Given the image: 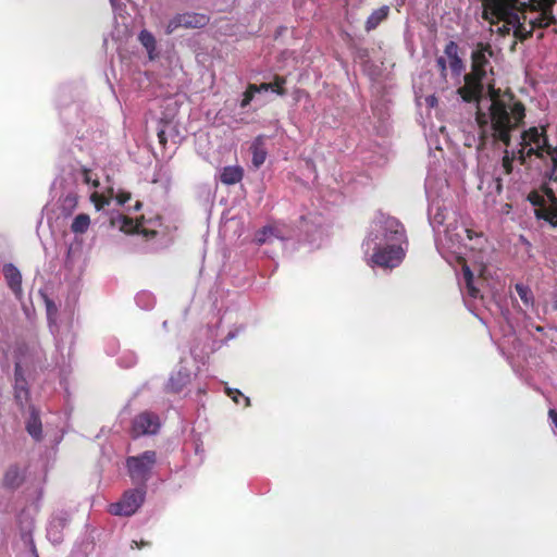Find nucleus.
<instances>
[{"instance_id":"obj_42","label":"nucleus","mask_w":557,"mask_h":557,"mask_svg":"<svg viewBox=\"0 0 557 557\" xmlns=\"http://www.w3.org/2000/svg\"><path fill=\"white\" fill-rule=\"evenodd\" d=\"M285 83H286L285 77L276 75L274 77V82L272 83L273 84V88L284 86Z\"/></svg>"},{"instance_id":"obj_53","label":"nucleus","mask_w":557,"mask_h":557,"mask_svg":"<svg viewBox=\"0 0 557 557\" xmlns=\"http://www.w3.org/2000/svg\"><path fill=\"white\" fill-rule=\"evenodd\" d=\"M135 546H136V547H139V545H138L137 541H133L132 548H134Z\"/></svg>"},{"instance_id":"obj_48","label":"nucleus","mask_w":557,"mask_h":557,"mask_svg":"<svg viewBox=\"0 0 557 557\" xmlns=\"http://www.w3.org/2000/svg\"><path fill=\"white\" fill-rule=\"evenodd\" d=\"M158 137H159V141L161 144H164L165 137H164V132L163 131L159 132Z\"/></svg>"},{"instance_id":"obj_19","label":"nucleus","mask_w":557,"mask_h":557,"mask_svg":"<svg viewBox=\"0 0 557 557\" xmlns=\"http://www.w3.org/2000/svg\"><path fill=\"white\" fill-rule=\"evenodd\" d=\"M8 286L17 299L22 298V274L13 263H5L2 268Z\"/></svg>"},{"instance_id":"obj_33","label":"nucleus","mask_w":557,"mask_h":557,"mask_svg":"<svg viewBox=\"0 0 557 557\" xmlns=\"http://www.w3.org/2000/svg\"><path fill=\"white\" fill-rule=\"evenodd\" d=\"M137 363V356L134 351L126 350L123 351L122 355L117 358V364L121 368H132Z\"/></svg>"},{"instance_id":"obj_49","label":"nucleus","mask_w":557,"mask_h":557,"mask_svg":"<svg viewBox=\"0 0 557 557\" xmlns=\"http://www.w3.org/2000/svg\"><path fill=\"white\" fill-rule=\"evenodd\" d=\"M503 315H504V319L506 320V322L508 323L510 331H512V325H511V322L509 321L508 315L505 312H503Z\"/></svg>"},{"instance_id":"obj_32","label":"nucleus","mask_w":557,"mask_h":557,"mask_svg":"<svg viewBox=\"0 0 557 557\" xmlns=\"http://www.w3.org/2000/svg\"><path fill=\"white\" fill-rule=\"evenodd\" d=\"M90 224V219L87 214L81 213L76 215L71 224V231L75 234H84Z\"/></svg>"},{"instance_id":"obj_7","label":"nucleus","mask_w":557,"mask_h":557,"mask_svg":"<svg viewBox=\"0 0 557 557\" xmlns=\"http://www.w3.org/2000/svg\"><path fill=\"white\" fill-rule=\"evenodd\" d=\"M45 354L36 341L21 343L15 349V383L14 394L16 401L23 406L28 399L25 374L41 369Z\"/></svg>"},{"instance_id":"obj_3","label":"nucleus","mask_w":557,"mask_h":557,"mask_svg":"<svg viewBox=\"0 0 557 557\" xmlns=\"http://www.w3.org/2000/svg\"><path fill=\"white\" fill-rule=\"evenodd\" d=\"M60 174L52 183V190H61L59 197V210L64 216L71 215L77 207L79 185L86 186L90 193V200L97 210H103L106 206L115 202L125 206L131 200L128 191L117 189L110 183L109 177L104 183L99 181L98 174L74 162L67 154H62L59 161Z\"/></svg>"},{"instance_id":"obj_34","label":"nucleus","mask_w":557,"mask_h":557,"mask_svg":"<svg viewBox=\"0 0 557 557\" xmlns=\"http://www.w3.org/2000/svg\"><path fill=\"white\" fill-rule=\"evenodd\" d=\"M258 89L256 88V84H249L246 91L243 94V99L239 103L240 109L246 110L251 101L256 99Z\"/></svg>"},{"instance_id":"obj_54","label":"nucleus","mask_w":557,"mask_h":557,"mask_svg":"<svg viewBox=\"0 0 557 557\" xmlns=\"http://www.w3.org/2000/svg\"><path fill=\"white\" fill-rule=\"evenodd\" d=\"M536 330H537L539 332H542V331H543V327L537 326V327H536Z\"/></svg>"},{"instance_id":"obj_46","label":"nucleus","mask_w":557,"mask_h":557,"mask_svg":"<svg viewBox=\"0 0 557 557\" xmlns=\"http://www.w3.org/2000/svg\"><path fill=\"white\" fill-rule=\"evenodd\" d=\"M306 97V98H309V95L305 91V90H297L296 91V99L297 100H300L301 97Z\"/></svg>"},{"instance_id":"obj_18","label":"nucleus","mask_w":557,"mask_h":557,"mask_svg":"<svg viewBox=\"0 0 557 557\" xmlns=\"http://www.w3.org/2000/svg\"><path fill=\"white\" fill-rule=\"evenodd\" d=\"M65 270L69 271L73 278L82 275L84 270L83 251L79 247L70 246L64 261Z\"/></svg>"},{"instance_id":"obj_1","label":"nucleus","mask_w":557,"mask_h":557,"mask_svg":"<svg viewBox=\"0 0 557 557\" xmlns=\"http://www.w3.org/2000/svg\"><path fill=\"white\" fill-rule=\"evenodd\" d=\"M491 54L490 47L478 45L471 54V73L463 76L465 84L457 92L465 102L475 104L482 139L507 140L508 129L525 117V109L520 102L507 104L502 99L500 89L494 86Z\"/></svg>"},{"instance_id":"obj_14","label":"nucleus","mask_w":557,"mask_h":557,"mask_svg":"<svg viewBox=\"0 0 557 557\" xmlns=\"http://www.w3.org/2000/svg\"><path fill=\"white\" fill-rule=\"evenodd\" d=\"M161 426L160 418L151 411H143L132 420L131 435L138 438L145 435H154Z\"/></svg>"},{"instance_id":"obj_35","label":"nucleus","mask_w":557,"mask_h":557,"mask_svg":"<svg viewBox=\"0 0 557 557\" xmlns=\"http://www.w3.org/2000/svg\"><path fill=\"white\" fill-rule=\"evenodd\" d=\"M536 215L539 219H542V220L548 222L552 226L557 227V212L556 211H554L552 209L543 208L537 211Z\"/></svg>"},{"instance_id":"obj_25","label":"nucleus","mask_w":557,"mask_h":557,"mask_svg":"<svg viewBox=\"0 0 557 557\" xmlns=\"http://www.w3.org/2000/svg\"><path fill=\"white\" fill-rule=\"evenodd\" d=\"M181 21L184 28H201L209 23V16L193 12L181 13Z\"/></svg>"},{"instance_id":"obj_15","label":"nucleus","mask_w":557,"mask_h":557,"mask_svg":"<svg viewBox=\"0 0 557 557\" xmlns=\"http://www.w3.org/2000/svg\"><path fill=\"white\" fill-rule=\"evenodd\" d=\"M458 283L463 297V301L466 306L470 308L473 300L481 298V294L480 289L475 286L474 274L467 264L462 267V273Z\"/></svg>"},{"instance_id":"obj_28","label":"nucleus","mask_w":557,"mask_h":557,"mask_svg":"<svg viewBox=\"0 0 557 557\" xmlns=\"http://www.w3.org/2000/svg\"><path fill=\"white\" fill-rule=\"evenodd\" d=\"M389 7L383 5L374 10L366 21L364 28L367 32L375 29L384 20L387 18Z\"/></svg>"},{"instance_id":"obj_29","label":"nucleus","mask_w":557,"mask_h":557,"mask_svg":"<svg viewBox=\"0 0 557 557\" xmlns=\"http://www.w3.org/2000/svg\"><path fill=\"white\" fill-rule=\"evenodd\" d=\"M272 238L284 240L285 237L281 234L277 227L264 226L262 230L256 233V242L259 245L270 243Z\"/></svg>"},{"instance_id":"obj_17","label":"nucleus","mask_w":557,"mask_h":557,"mask_svg":"<svg viewBox=\"0 0 557 557\" xmlns=\"http://www.w3.org/2000/svg\"><path fill=\"white\" fill-rule=\"evenodd\" d=\"M444 57L446 58L451 75L459 79L465 71V63L459 55V46L457 42L450 40L446 44Z\"/></svg>"},{"instance_id":"obj_16","label":"nucleus","mask_w":557,"mask_h":557,"mask_svg":"<svg viewBox=\"0 0 557 557\" xmlns=\"http://www.w3.org/2000/svg\"><path fill=\"white\" fill-rule=\"evenodd\" d=\"M70 522V515L66 511H58L52 515L47 527L48 540L57 545L63 541V530Z\"/></svg>"},{"instance_id":"obj_40","label":"nucleus","mask_w":557,"mask_h":557,"mask_svg":"<svg viewBox=\"0 0 557 557\" xmlns=\"http://www.w3.org/2000/svg\"><path fill=\"white\" fill-rule=\"evenodd\" d=\"M511 32H513V27H511V24H509L508 22H504V25L498 27V34L502 36H507Z\"/></svg>"},{"instance_id":"obj_21","label":"nucleus","mask_w":557,"mask_h":557,"mask_svg":"<svg viewBox=\"0 0 557 557\" xmlns=\"http://www.w3.org/2000/svg\"><path fill=\"white\" fill-rule=\"evenodd\" d=\"M24 479V470L21 469L17 465H11L4 472L2 485L8 490H16L21 486Z\"/></svg>"},{"instance_id":"obj_6","label":"nucleus","mask_w":557,"mask_h":557,"mask_svg":"<svg viewBox=\"0 0 557 557\" xmlns=\"http://www.w3.org/2000/svg\"><path fill=\"white\" fill-rule=\"evenodd\" d=\"M233 313L231 310H225L222 314L216 313L205 329L198 331L190 346V355L196 361L203 363L211 352L237 337L239 332L243 331V326H234L228 330L224 339H218L221 335L223 323H231Z\"/></svg>"},{"instance_id":"obj_41","label":"nucleus","mask_w":557,"mask_h":557,"mask_svg":"<svg viewBox=\"0 0 557 557\" xmlns=\"http://www.w3.org/2000/svg\"><path fill=\"white\" fill-rule=\"evenodd\" d=\"M256 88L258 89V94L260 92H263V91H272L273 89V84L272 83H262L260 85H256Z\"/></svg>"},{"instance_id":"obj_39","label":"nucleus","mask_w":557,"mask_h":557,"mask_svg":"<svg viewBox=\"0 0 557 557\" xmlns=\"http://www.w3.org/2000/svg\"><path fill=\"white\" fill-rule=\"evenodd\" d=\"M436 66L440 70V74L443 78H446L447 71H448V63L446 61V58L444 55H441L436 59Z\"/></svg>"},{"instance_id":"obj_12","label":"nucleus","mask_w":557,"mask_h":557,"mask_svg":"<svg viewBox=\"0 0 557 557\" xmlns=\"http://www.w3.org/2000/svg\"><path fill=\"white\" fill-rule=\"evenodd\" d=\"M36 504L34 509H23L17 515V528L20 531V537L25 546L30 550L34 557H39L35 542L33 540V531L35 528L34 513L38 510V503L41 500L44 494L42 486L36 487Z\"/></svg>"},{"instance_id":"obj_43","label":"nucleus","mask_w":557,"mask_h":557,"mask_svg":"<svg viewBox=\"0 0 557 557\" xmlns=\"http://www.w3.org/2000/svg\"><path fill=\"white\" fill-rule=\"evenodd\" d=\"M425 103L430 108H434L437 104V99L434 95L425 97Z\"/></svg>"},{"instance_id":"obj_45","label":"nucleus","mask_w":557,"mask_h":557,"mask_svg":"<svg viewBox=\"0 0 557 557\" xmlns=\"http://www.w3.org/2000/svg\"><path fill=\"white\" fill-rule=\"evenodd\" d=\"M272 91L275 92L278 96H284L286 94V91H285L283 86L275 87V88L272 89Z\"/></svg>"},{"instance_id":"obj_56","label":"nucleus","mask_w":557,"mask_h":557,"mask_svg":"<svg viewBox=\"0 0 557 557\" xmlns=\"http://www.w3.org/2000/svg\"><path fill=\"white\" fill-rule=\"evenodd\" d=\"M0 507H2V504L0 503ZM0 510H2V508H0ZM3 511H7V508L3 509Z\"/></svg>"},{"instance_id":"obj_10","label":"nucleus","mask_w":557,"mask_h":557,"mask_svg":"<svg viewBox=\"0 0 557 557\" xmlns=\"http://www.w3.org/2000/svg\"><path fill=\"white\" fill-rule=\"evenodd\" d=\"M157 465V453L145 450L139 455L129 456L125 460L127 473L135 485L147 487L152 470Z\"/></svg>"},{"instance_id":"obj_36","label":"nucleus","mask_w":557,"mask_h":557,"mask_svg":"<svg viewBox=\"0 0 557 557\" xmlns=\"http://www.w3.org/2000/svg\"><path fill=\"white\" fill-rule=\"evenodd\" d=\"M555 3L556 0H529V2H527V8H529L531 11H535L537 8H546L553 10Z\"/></svg>"},{"instance_id":"obj_37","label":"nucleus","mask_w":557,"mask_h":557,"mask_svg":"<svg viewBox=\"0 0 557 557\" xmlns=\"http://www.w3.org/2000/svg\"><path fill=\"white\" fill-rule=\"evenodd\" d=\"M181 27H183L181 16L176 14L166 23L164 32L166 35H171Z\"/></svg>"},{"instance_id":"obj_55","label":"nucleus","mask_w":557,"mask_h":557,"mask_svg":"<svg viewBox=\"0 0 557 557\" xmlns=\"http://www.w3.org/2000/svg\"><path fill=\"white\" fill-rule=\"evenodd\" d=\"M166 325H168V322H166V321H164V322H163V327H166Z\"/></svg>"},{"instance_id":"obj_23","label":"nucleus","mask_w":557,"mask_h":557,"mask_svg":"<svg viewBox=\"0 0 557 557\" xmlns=\"http://www.w3.org/2000/svg\"><path fill=\"white\" fill-rule=\"evenodd\" d=\"M138 41L147 51L149 60H156L159 57V51L157 48V40L154 35L147 30L141 29L138 34Z\"/></svg>"},{"instance_id":"obj_8","label":"nucleus","mask_w":557,"mask_h":557,"mask_svg":"<svg viewBox=\"0 0 557 557\" xmlns=\"http://www.w3.org/2000/svg\"><path fill=\"white\" fill-rule=\"evenodd\" d=\"M527 7L522 4H507L502 1L496 3V9L487 10L484 13V17H487L490 13L497 21L508 22L513 27V36L520 41L527 40L533 35L531 27L527 28L524 21V12Z\"/></svg>"},{"instance_id":"obj_51","label":"nucleus","mask_w":557,"mask_h":557,"mask_svg":"<svg viewBox=\"0 0 557 557\" xmlns=\"http://www.w3.org/2000/svg\"><path fill=\"white\" fill-rule=\"evenodd\" d=\"M115 346H116V343H114V348L108 350V354L113 355L115 352Z\"/></svg>"},{"instance_id":"obj_50","label":"nucleus","mask_w":557,"mask_h":557,"mask_svg":"<svg viewBox=\"0 0 557 557\" xmlns=\"http://www.w3.org/2000/svg\"><path fill=\"white\" fill-rule=\"evenodd\" d=\"M140 208H141V202H140V201H138V200H136V201H135V205H134V210H135V211H138Z\"/></svg>"},{"instance_id":"obj_31","label":"nucleus","mask_w":557,"mask_h":557,"mask_svg":"<svg viewBox=\"0 0 557 557\" xmlns=\"http://www.w3.org/2000/svg\"><path fill=\"white\" fill-rule=\"evenodd\" d=\"M515 289L527 308L533 307L534 295L528 285L523 283H517L515 285Z\"/></svg>"},{"instance_id":"obj_27","label":"nucleus","mask_w":557,"mask_h":557,"mask_svg":"<svg viewBox=\"0 0 557 557\" xmlns=\"http://www.w3.org/2000/svg\"><path fill=\"white\" fill-rule=\"evenodd\" d=\"M540 15L530 21V27L534 32L535 28H546L549 25L556 23V17L553 14V10L546 8H537Z\"/></svg>"},{"instance_id":"obj_38","label":"nucleus","mask_w":557,"mask_h":557,"mask_svg":"<svg viewBox=\"0 0 557 557\" xmlns=\"http://www.w3.org/2000/svg\"><path fill=\"white\" fill-rule=\"evenodd\" d=\"M226 393L230 397H232V399L238 404L239 403V398H243L245 400V406H249L250 405V399L246 396H244L238 389H233V388H227L226 389Z\"/></svg>"},{"instance_id":"obj_22","label":"nucleus","mask_w":557,"mask_h":557,"mask_svg":"<svg viewBox=\"0 0 557 557\" xmlns=\"http://www.w3.org/2000/svg\"><path fill=\"white\" fill-rule=\"evenodd\" d=\"M26 431L35 440L40 441L42 437V423L39 412L35 407L29 408V416L25 422Z\"/></svg>"},{"instance_id":"obj_47","label":"nucleus","mask_w":557,"mask_h":557,"mask_svg":"<svg viewBox=\"0 0 557 557\" xmlns=\"http://www.w3.org/2000/svg\"><path fill=\"white\" fill-rule=\"evenodd\" d=\"M110 3H111V5H112L114 11H116L119 9V7H120L117 0H110Z\"/></svg>"},{"instance_id":"obj_11","label":"nucleus","mask_w":557,"mask_h":557,"mask_svg":"<svg viewBox=\"0 0 557 557\" xmlns=\"http://www.w3.org/2000/svg\"><path fill=\"white\" fill-rule=\"evenodd\" d=\"M147 494V487L136 485L126 490L119 502L109 506V512L113 516L131 517L143 506Z\"/></svg>"},{"instance_id":"obj_24","label":"nucleus","mask_w":557,"mask_h":557,"mask_svg":"<svg viewBox=\"0 0 557 557\" xmlns=\"http://www.w3.org/2000/svg\"><path fill=\"white\" fill-rule=\"evenodd\" d=\"M250 150L252 154L251 163L256 169H259L264 163L268 156L263 136H258L253 140Z\"/></svg>"},{"instance_id":"obj_4","label":"nucleus","mask_w":557,"mask_h":557,"mask_svg":"<svg viewBox=\"0 0 557 557\" xmlns=\"http://www.w3.org/2000/svg\"><path fill=\"white\" fill-rule=\"evenodd\" d=\"M408 239L403 223L394 216L377 213L371 221L362 250L372 268H397L406 257Z\"/></svg>"},{"instance_id":"obj_5","label":"nucleus","mask_w":557,"mask_h":557,"mask_svg":"<svg viewBox=\"0 0 557 557\" xmlns=\"http://www.w3.org/2000/svg\"><path fill=\"white\" fill-rule=\"evenodd\" d=\"M522 119L516 125L508 129V139L500 140L505 144L506 149L502 159V168L505 174L513 171V163L517 161L520 165L529 168L530 159L536 157L542 161H546L549 157L552 160V169L548 174L549 180H557V146L552 147L548 144L545 127L531 126L520 133L517 143L511 144L510 132L523 123Z\"/></svg>"},{"instance_id":"obj_44","label":"nucleus","mask_w":557,"mask_h":557,"mask_svg":"<svg viewBox=\"0 0 557 557\" xmlns=\"http://www.w3.org/2000/svg\"><path fill=\"white\" fill-rule=\"evenodd\" d=\"M549 419L552 420V423L557 431V411L555 409H549L548 411Z\"/></svg>"},{"instance_id":"obj_26","label":"nucleus","mask_w":557,"mask_h":557,"mask_svg":"<svg viewBox=\"0 0 557 557\" xmlns=\"http://www.w3.org/2000/svg\"><path fill=\"white\" fill-rule=\"evenodd\" d=\"M244 175L243 169L238 165H228L220 170V181L224 185H234L242 181Z\"/></svg>"},{"instance_id":"obj_20","label":"nucleus","mask_w":557,"mask_h":557,"mask_svg":"<svg viewBox=\"0 0 557 557\" xmlns=\"http://www.w3.org/2000/svg\"><path fill=\"white\" fill-rule=\"evenodd\" d=\"M190 371L185 367H181L171 374L166 387L170 392L178 393L190 382Z\"/></svg>"},{"instance_id":"obj_2","label":"nucleus","mask_w":557,"mask_h":557,"mask_svg":"<svg viewBox=\"0 0 557 557\" xmlns=\"http://www.w3.org/2000/svg\"><path fill=\"white\" fill-rule=\"evenodd\" d=\"M425 194L429 223L435 233L436 249L442 257L446 260L450 257L461 259L467 250L476 249L481 235L459 223L447 180L429 171Z\"/></svg>"},{"instance_id":"obj_52","label":"nucleus","mask_w":557,"mask_h":557,"mask_svg":"<svg viewBox=\"0 0 557 557\" xmlns=\"http://www.w3.org/2000/svg\"><path fill=\"white\" fill-rule=\"evenodd\" d=\"M69 91V88H63L60 90V94L63 95V94H66Z\"/></svg>"},{"instance_id":"obj_9","label":"nucleus","mask_w":557,"mask_h":557,"mask_svg":"<svg viewBox=\"0 0 557 557\" xmlns=\"http://www.w3.org/2000/svg\"><path fill=\"white\" fill-rule=\"evenodd\" d=\"M120 219L121 230L125 233L141 234L147 238H164L168 235V228L163 226L160 215H141L140 219L120 215Z\"/></svg>"},{"instance_id":"obj_30","label":"nucleus","mask_w":557,"mask_h":557,"mask_svg":"<svg viewBox=\"0 0 557 557\" xmlns=\"http://www.w3.org/2000/svg\"><path fill=\"white\" fill-rule=\"evenodd\" d=\"M135 302L140 309L150 310L156 305V297L148 290H141L137 293Z\"/></svg>"},{"instance_id":"obj_13","label":"nucleus","mask_w":557,"mask_h":557,"mask_svg":"<svg viewBox=\"0 0 557 557\" xmlns=\"http://www.w3.org/2000/svg\"><path fill=\"white\" fill-rule=\"evenodd\" d=\"M322 221L321 214L311 212L300 218L299 230L304 234V240L313 248L321 246L325 234Z\"/></svg>"}]
</instances>
